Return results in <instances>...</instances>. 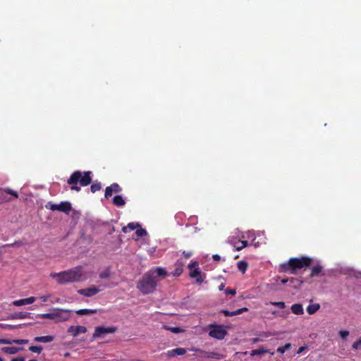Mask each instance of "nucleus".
<instances>
[{
    "label": "nucleus",
    "mask_w": 361,
    "mask_h": 361,
    "mask_svg": "<svg viewBox=\"0 0 361 361\" xmlns=\"http://www.w3.org/2000/svg\"><path fill=\"white\" fill-rule=\"evenodd\" d=\"M312 261L311 257L306 256L293 257L289 259L287 262L281 264L279 270L280 272L295 274L298 270L309 267L312 264Z\"/></svg>",
    "instance_id": "nucleus-3"
},
{
    "label": "nucleus",
    "mask_w": 361,
    "mask_h": 361,
    "mask_svg": "<svg viewBox=\"0 0 361 361\" xmlns=\"http://www.w3.org/2000/svg\"><path fill=\"white\" fill-rule=\"evenodd\" d=\"M352 348L354 350H358L361 348V337L357 341L353 343Z\"/></svg>",
    "instance_id": "nucleus-38"
},
{
    "label": "nucleus",
    "mask_w": 361,
    "mask_h": 361,
    "mask_svg": "<svg viewBox=\"0 0 361 361\" xmlns=\"http://www.w3.org/2000/svg\"><path fill=\"white\" fill-rule=\"evenodd\" d=\"M259 341H260V339H259V338H252V343H257V342H259Z\"/></svg>",
    "instance_id": "nucleus-51"
},
{
    "label": "nucleus",
    "mask_w": 361,
    "mask_h": 361,
    "mask_svg": "<svg viewBox=\"0 0 361 361\" xmlns=\"http://www.w3.org/2000/svg\"><path fill=\"white\" fill-rule=\"evenodd\" d=\"M281 283L286 285V291L290 292L297 290L303 282L297 278H290V279H282Z\"/></svg>",
    "instance_id": "nucleus-8"
},
{
    "label": "nucleus",
    "mask_w": 361,
    "mask_h": 361,
    "mask_svg": "<svg viewBox=\"0 0 361 361\" xmlns=\"http://www.w3.org/2000/svg\"><path fill=\"white\" fill-rule=\"evenodd\" d=\"M163 329L167 330V331H170L171 332L173 333V334H179V333H183L185 331L184 329H181V328H179V327H170V326H168L166 325H164L163 326Z\"/></svg>",
    "instance_id": "nucleus-28"
},
{
    "label": "nucleus",
    "mask_w": 361,
    "mask_h": 361,
    "mask_svg": "<svg viewBox=\"0 0 361 361\" xmlns=\"http://www.w3.org/2000/svg\"><path fill=\"white\" fill-rule=\"evenodd\" d=\"M102 189V185L99 182L94 183L91 187L90 190L92 193L96 192L97 191H99Z\"/></svg>",
    "instance_id": "nucleus-32"
},
{
    "label": "nucleus",
    "mask_w": 361,
    "mask_h": 361,
    "mask_svg": "<svg viewBox=\"0 0 361 361\" xmlns=\"http://www.w3.org/2000/svg\"><path fill=\"white\" fill-rule=\"evenodd\" d=\"M29 361H37V360H30Z\"/></svg>",
    "instance_id": "nucleus-53"
},
{
    "label": "nucleus",
    "mask_w": 361,
    "mask_h": 361,
    "mask_svg": "<svg viewBox=\"0 0 361 361\" xmlns=\"http://www.w3.org/2000/svg\"><path fill=\"white\" fill-rule=\"evenodd\" d=\"M320 308V305L319 304H312V305H310L307 307V312H308L309 314H314Z\"/></svg>",
    "instance_id": "nucleus-27"
},
{
    "label": "nucleus",
    "mask_w": 361,
    "mask_h": 361,
    "mask_svg": "<svg viewBox=\"0 0 361 361\" xmlns=\"http://www.w3.org/2000/svg\"><path fill=\"white\" fill-rule=\"evenodd\" d=\"M116 331V327L115 326H109V327H104V326H97L95 328L94 332L92 335V338L95 339L97 338L102 337V336L108 334H114Z\"/></svg>",
    "instance_id": "nucleus-10"
},
{
    "label": "nucleus",
    "mask_w": 361,
    "mask_h": 361,
    "mask_svg": "<svg viewBox=\"0 0 361 361\" xmlns=\"http://www.w3.org/2000/svg\"><path fill=\"white\" fill-rule=\"evenodd\" d=\"M272 305H276L281 309H283L285 307V303L283 302H272Z\"/></svg>",
    "instance_id": "nucleus-42"
},
{
    "label": "nucleus",
    "mask_w": 361,
    "mask_h": 361,
    "mask_svg": "<svg viewBox=\"0 0 361 361\" xmlns=\"http://www.w3.org/2000/svg\"><path fill=\"white\" fill-rule=\"evenodd\" d=\"M0 361H3V359L2 357H0Z\"/></svg>",
    "instance_id": "nucleus-54"
},
{
    "label": "nucleus",
    "mask_w": 361,
    "mask_h": 361,
    "mask_svg": "<svg viewBox=\"0 0 361 361\" xmlns=\"http://www.w3.org/2000/svg\"><path fill=\"white\" fill-rule=\"evenodd\" d=\"M50 276L61 285L80 282L86 279L82 266H77L59 273H51Z\"/></svg>",
    "instance_id": "nucleus-2"
},
{
    "label": "nucleus",
    "mask_w": 361,
    "mask_h": 361,
    "mask_svg": "<svg viewBox=\"0 0 361 361\" xmlns=\"http://www.w3.org/2000/svg\"><path fill=\"white\" fill-rule=\"evenodd\" d=\"M267 353H270L267 348L264 346L260 347L259 349L253 350L250 353L251 356L259 355Z\"/></svg>",
    "instance_id": "nucleus-25"
},
{
    "label": "nucleus",
    "mask_w": 361,
    "mask_h": 361,
    "mask_svg": "<svg viewBox=\"0 0 361 361\" xmlns=\"http://www.w3.org/2000/svg\"><path fill=\"white\" fill-rule=\"evenodd\" d=\"M6 194L12 195L16 199L18 197V194L16 191L6 188L0 192V204L11 201V199L7 197Z\"/></svg>",
    "instance_id": "nucleus-11"
},
{
    "label": "nucleus",
    "mask_w": 361,
    "mask_h": 361,
    "mask_svg": "<svg viewBox=\"0 0 361 361\" xmlns=\"http://www.w3.org/2000/svg\"><path fill=\"white\" fill-rule=\"evenodd\" d=\"M338 334L343 339H345L349 336V331L347 330L340 331Z\"/></svg>",
    "instance_id": "nucleus-40"
},
{
    "label": "nucleus",
    "mask_w": 361,
    "mask_h": 361,
    "mask_svg": "<svg viewBox=\"0 0 361 361\" xmlns=\"http://www.w3.org/2000/svg\"><path fill=\"white\" fill-rule=\"evenodd\" d=\"M185 353H186V350L185 348H177L169 350L166 353V355L169 357H174V356H176V355H183L185 354Z\"/></svg>",
    "instance_id": "nucleus-16"
},
{
    "label": "nucleus",
    "mask_w": 361,
    "mask_h": 361,
    "mask_svg": "<svg viewBox=\"0 0 361 361\" xmlns=\"http://www.w3.org/2000/svg\"><path fill=\"white\" fill-rule=\"evenodd\" d=\"M183 255H184V257L185 258H189L191 257L192 255V253L190 252H186V251H183Z\"/></svg>",
    "instance_id": "nucleus-50"
},
{
    "label": "nucleus",
    "mask_w": 361,
    "mask_h": 361,
    "mask_svg": "<svg viewBox=\"0 0 361 361\" xmlns=\"http://www.w3.org/2000/svg\"><path fill=\"white\" fill-rule=\"evenodd\" d=\"M109 276V271L108 270H105L100 273L99 276L102 279L107 278Z\"/></svg>",
    "instance_id": "nucleus-41"
},
{
    "label": "nucleus",
    "mask_w": 361,
    "mask_h": 361,
    "mask_svg": "<svg viewBox=\"0 0 361 361\" xmlns=\"http://www.w3.org/2000/svg\"><path fill=\"white\" fill-rule=\"evenodd\" d=\"M43 348L40 345L39 346H37V345H32V346H30L29 348V350L32 352V353H40L41 351L42 350Z\"/></svg>",
    "instance_id": "nucleus-36"
},
{
    "label": "nucleus",
    "mask_w": 361,
    "mask_h": 361,
    "mask_svg": "<svg viewBox=\"0 0 361 361\" xmlns=\"http://www.w3.org/2000/svg\"><path fill=\"white\" fill-rule=\"evenodd\" d=\"M248 264L245 261H240L238 262V269L242 273H245L247 269Z\"/></svg>",
    "instance_id": "nucleus-29"
},
{
    "label": "nucleus",
    "mask_w": 361,
    "mask_h": 361,
    "mask_svg": "<svg viewBox=\"0 0 361 361\" xmlns=\"http://www.w3.org/2000/svg\"><path fill=\"white\" fill-rule=\"evenodd\" d=\"M35 301V297H30L28 298L21 299L19 300H16L13 302V305L16 306H21V305H26L29 304H32Z\"/></svg>",
    "instance_id": "nucleus-17"
},
{
    "label": "nucleus",
    "mask_w": 361,
    "mask_h": 361,
    "mask_svg": "<svg viewBox=\"0 0 361 361\" xmlns=\"http://www.w3.org/2000/svg\"><path fill=\"white\" fill-rule=\"evenodd\" d=\"M12 342H13V343L22 345L28 343L29 341L26 339H14L12 340Z\"/></svg>",
    "instance_id": "nucleus-39"
},
{
    "label": "nucleus",
    "mask_w": 361,
    "mask_h": 361,
    "mask_svg": "<svg viewBox=\"0 0 361 361\" xmlns=\"http://www.w3.org/2000/svg\"><path fill=\"white\" fill-rule=\"evenodd\" d=\"M70 316L69 311L60 310L51 313H47L42 314V317L45 319H49L54 320L56 322H61L68 319Z\"/></svg>",
    "instance_id": "nucleus-5"
},
{
    "label": "nucleus",
    "mask_w": 361,
    "mask_h": 361,
    "mask_svg": "<svg viewBox=\"0 0 361 361\" xmlns=\"http://www.w3.org/2000/svg\"><path fill=\"white\" fill-rule=\"evenodd\" d=\"M324 267L320 264L317 263L311 268L310 276H324Z\"/></svg>",
    "instance_id": "nucleus-14"
},
{
    "label": "nucleus",
    "mask_w": 361,
    "mask_h": 361,
    "mask_svg": "<svg viewBox=\"0 0 361 361\" xmlns=\"http://www.w3.org/2000/svg\"><path fill=\"white\" fill-rule=\"evenodd\" d=\"M97 312L96 309H81L76 311V314L78 315H87Z\"/></svg>",
    "instance_id": "nucleus-26"
},
{
    "label": "nucleus",
    "mask_w": 361,
    "mask_h": 361,
    "mask_svg": "<svg viewBox=\"0 0 361 361\" xmlns=\"http://www.w3.org/2000/svg\"><path fill=\"white\" fill-rule=\"evenodd\" d=\"M113 192H114L110 186L106 187L105 189V193H104L105 198L109 199V197H111L113 195Z\"/></svg>",
    "instance_id": "nucleus-37"
},
{
    "label": "nucleus",
    "mask_w": 361,
    "mask_h": 361,
    "mask_svg": "<svg viewBox=\"0 0 361 361\" xmlns=\"http://www.w3.org/2000/svg\"><path fill=\"white\" fill-rule=\"evenodd\" d=\"M212 258L216 262H219L221 259L220 255H219L217 254L213 255Z\"/></svg>",
    "instance_id": "nucleus-49"
},
{
    "label": "nucleus",
    "mask_w": 361,
    "mask_h": 361,
    "mask_svg": "<svg viewBox=\"0 0 361 361\" xmlns=\"http://www.w3.org/2000/svg\"><path fill=\"white\" fill-rule=\"evenodd\" d=\"M307 348V347L306 345H304V346H301L298 348V351H297V354H300L302 353L305 350H306Z\"/></svg>",
    "instance_id": "nucleus-47"
},
{
    "label": "nucleus",
    "mask_w": 361,
    "mask_h": 361,
    "mask_svg": "<svg viewBox=\"0 0 361 361\" xmlns=\"http://www.w3.org/2000/svg\"><path fill=\"white\" fill-rule=\"evenodd\" d=\"M225 287V283H224L223 281H221L219 285H218V290L219 291H222L224 290V288Z\"/></svg>",
    "instance_id": "nucleus-48"
},
{
    "label": "nucleus",
    "mask_w": 361,
    "mask_h": 361,
    "mask_svg": "<svg viewBox=\"0 0 361 361\" xmlns=\"http://www.w3.org/2000/svg\"><path fill=\"white\" fill-rule=\"evenodd\" d=\"M92 171H74L67 180L68 184L71 185V190H75L77 192L80 191L82 187L89 185L92 183Z\"/></svg>",
    "instance_id": "nucleus-4"
},
{
    "label": "nucleus",
    "mask_w": 361,
    "mask_h": 361,
    "mask_svg": "<svg viewBox=\"0 0 361 361\" xmlns=\"http://www.w3.org/2000/svg\"><path fill=\"white\" fill-rule=\"evenodd\" d=\"M169 273L165 268L156 267L150 269L137 284V288L142 293H152L157 286V277L165 278Z\"/></svg>",
    "instance_id": "nucleus-1"
},
{
    "label": "nucleus",
    "mask_w": 361,
    "mask_h": 361,
    "mask_svg": "<svg viewBox=\"0 0 361 361\" xmlns=\"http://www.w3.org/2000/svg\"><path fill=\"white\" fill-rule=\"evenodd\" d=\"M247 307H243V308H240V309H238L237 310L232 311V312H230L226 310H223L221 311V312L223 313L226 317H233V316L238 315V314H240L244 312H247Z\"/></svg>",
    "instance_id": "nucleus-15"
},
{
    "label": "nucleus",
    "mask_w": 361,
    "mask_h": 361,
    "mask_svg": "<svg viewBox=\"0 0 361 361\" xmlns=\"http://www.w3.org/2000/svg\"><path fill=\"white\" fill-rule=\"evenodd\" d=\"M35 342L50 343L54 341V337L51 336H37L34 338Z\"/></svg>",
    "instance_id": "nucleus-21"
},
{
    "label": "nucleus",
    "mask_w": 361,
    "mask_h": 361,
    "mask_svg": "<svg viewBox=\"0 0 361 361\" xmlns=\"http://www.w3.org/2000/svg\"><path fill=\"white\" fill-rule=\"evenodd\" d=\"M110 187L112 189L113 192H114L116 193H118V192H121V190H122V188H121V186L116 183H112L110 185Z\"/></svg>",
    "instance_id": "nucleus-35"
},
{
    "label": "nucleus",
    "mask_w": 361,
    "mask_h": 361,
    "mask_svg": "<svg viewBox=\"0 0 361 361\" xmlns=\"http://www.w3.org/2000/svg\"><path fill=\"white\" fill-rule=\"evenodd\" d=\"M11 361H25V357L23 356H18L13 358Z\"/></svg>",
    "instance_id": "nucleus-46"
},
{
    "label": "nucleus",
    "mask_w": 361,
    "mask_h": 361,
    "mask_svg": "<svg viewBox=\"0 0 361 361\" xmlns=\"http://www.w3.org/2000/svg\"><path fill=\"white\" fill-rule=\"evenodd\" d=\"M183 266L182 262L177 261L175 264V269L171 272V274L175 277L179 276L183 273Z\"/></svg>",
    "instance_id": "nucleus-18"
},
{
    "label": "nucleus",
    "mask_w": 361,
    "mask_h": 361,
    "mask_svg": "<svg viewBox=\"0 0 361 361\" xmlns=\"http://www.w3.org/2000/svg\"><path fill=\"white\" fill-rule=\"evenodd\" d=\"M64 356H65L66 357H69V356H70V353H65V354H64Z\"/></svg>",
    "instance_id": "nucleus-52"
},
{
    "label": "nucleus",
    "mask_w": 361,
    "mask_h": 361,
    "mask_svg": "<svg viewBox=\"0 0 361 361\" xmlns=\"http://www.w3.org/2000/svg\"><path fill=\"white\" fill-rule=\"evenodd\" d=\"M188 269L190 270L189 276L191 278L195 279L196 282L200 284L204 281V277L200 270L198 262H193L189 264Z\"/></svg>",
    "instance_id": "nucleus-6"
},
{
    "label": "nucleus",
    "mask_w": 361,
    "mask_h": 361,
    "mask_svg": "<svg viewBox=\"0 0 361 361\" xmlns=\"http://www.w3.org/2000/svg\"><path fill=\"white\" fill-rule=\"evenodd\" d=\"M23 348H18V347H4L1 348V350L7 354L9 355H14L19 352L20 350H22Z\"/></svg>",
    "instance_id": "nucleus-19"
},
{
    "label": "nucleus",
    "mask_w": 361,
    "mask_h": 361,
    "mask_svg": "<svg viewBox=\"0 0 361 361\" xmlns=\"http://www.w3.org/2000/svg\"><path fill=\"white\" fill-rule=\"evenodd\" d=\"M113 204L117 207H123L126 202L121 195H116L113 199Z\"/></svg>",
    "instance_id": "nucleus-22"
},
{
    "label": "nucleus",
    "mask_w": 361,
    "mask_h": 361,
    "mask_svg": "<svg viewBox=\"0 0 361 361\" xmlns=\"http://www.w3.org/2000/svg\"><path fill=\"white\" fill-rule=\"evenodd\" d=\"M292 347L291 343H288L285 344L284 346L279 347L276 350L277 353H279L281 354H283L286 352V350H290Z\"/></svg>",
    "instance_id": "nucleus-31"
},
{
    "label": "nucleus",
    "mask_w": 361,
    "mask_h": 361,
    "mask_svg": "<svg viewBox=\"0 0 361 361\" xmlns=\"http://www.w3.org/2000/svg\"><path fill=\"white\" fill-rule=\"evenodd\" d=\"M138 227H140L139 224L131 222V223L128 224V225L126 226H123L122 228V231L123 233H127L128 230L134 231Z\"/></svg>",
    "instance_id": "nucleus-24"
},
{
    "label": "nucleus",
    "mask_w": 361,
    "mask_h": 361,
    "mask_svg": "<svg viewBox=\"0 0 361 361\" xmlns=\"http://www.w3.org/2000/svg\"><path fill=\"white\" fill-rule=\"evenodd\" d=\"M68 332L71 334L73 336L76 337L80 334H85L87 332V328L83 326H71L68 329Z\"/></svg>",
    "instance_id": "nucleus-12"
},
{
    "label": "nucleus",
    "mask_w": 361,
    "mask_h": 361,
    "mask_svg": "<svg viewBox=\"0 0 361 361\" xmlns=\"http://www.w3.org/2000/svg\"><path fill=\"white\" fill-rule=\"evenodd\" d=\"M99 291H101V290H99L97 287L92 286L87 289L79 290H78V293H80V294H82V293H97Z\"/></svg>",
    "instance_id": "nucleus-23"
},
{
    "label": "nucleus",
    "mask_w": 361,
    "mask_h": 361,
    "mask_svg": "<svg viewBox=\"0 0 361 361\" xmlns=\"http://www.w3.org/2000/svg\"><path fill=\"white\" fill-rule=\"evenodd\" d=\"M12 340L8 339H0V344H12Z\"/></svg>",
    "instance_id": "nucleus-43"
},
{
    "label": "nucleus",
    "mask_w": 361,
    "mask_h": 361,
    "mask_svg": "<svg viewBox=\"0 0 361 361\" xmlns=\"http://www.w3.org/2000/svg\"><path fill=\"white\" fill-rule=\"evenodd\" d=\"M147 233L146 230L141 228L140 226V227L136 228V234L139 237H144L147 235Z\"/></svg>",
    "instance_id": "nucleus-34"
},
{
    "label": "nucleus",
    "mask_w": 361,
    "mask_h": 361,
    "mask_svg": "<svg viewBox=\"0 0 361 361\" xmlns=\"http://www.w3.org/2000/svg\"><path fill=\"white\" fill-rule=\"evenodd\" d=\"M248 245V243L247 240H240L238 243V245H236L235 249L236 250L239 251L241 250L243 248L247 247Z\"/></svg>",
    "instance_id": "nucleus-33"
},
{
    "label": "nucleus",
    "mask_w": 361,
    "mask_h": 361,
    "mask_svg": "<svg viewBox=\"0 0 361 361\" xmlns=\"http://www.w3.org/2000/svg\"><path fill=\"white\" fill-rule=\"evenodd\" d=\"M292 312L297 315H300L304 313L303 307L301 304H294L291 307Z\"/></svg>",
    "instance_id": "nucleus-20"
},
{
    "label": "nucleus",
    "mask_w": 361,
    "mask_h": 361,
    "mask_svg": "<svg viewBox=\"0 0 361 361\" xmlns=\"http://www.w3.org/2000/svg\"><path fill=\"white\" fill-rule=\"evenodd\" d=\"M210 327L213 329L209 331V336L216 338L218 340H222L227 335V331L224 328L223 326L221 325H210Z\"/></svg>",
    "instance_id": "nucleus-7"
},
{
    "label": "nucleus",
    "mask_w": 361,
    "mask_h": 361,
    "mask_svg": "<svg viewBox=\"0 0 361 361\" xmlns=\"http://www.w3.org/2000/svg\"><path fill=\"white\" fill-rule=\"evenodd\" d=\"M195 351L201 353L202 357L214 358L216 360H221L224 357L223 355H221L219 353H216V352H206V351L201 350L200 349H197V350H195Z\"/></svg>",
    "instance_id": "nucleus-13"
},
{
    "label": "nucleus",
    "mask_w": 361,
    "mask_h": 361,
    "mask_svg": "<svg viewBox=\"0 0 361 361\" xmlns=\"http://www.w3.org/2000/svg\"><path fill=\"white\" fill-rule=\"evenodd\" d=\"M49 205H46V207L52 211H60L68 214L71 210V204L68 202H63L59 204L49 203Z\"/></svg>",
    "instance_id": "nucleus-9"
},
{
    "label": "nucleus",
    "mask_w": 361,
    "mask_h": 361,
    "mask_svg": "<svg viewBox=\"0 0 361 361\" xmlns=\"http://www.w3.org/2000/svg\"><path fill=\"white\" fill-rule=\"evenodd\" d=\"M28 313L27 312H16L11 316V319H25L27 317Z\"/></svg>",
    "instance_id": "nucleus-30"
},
{
    "label": "nucleus",
    "mask_w": 361,
    "mask_h": 361,
    "mask_svg": "<svg viewBox=\"0 0 361 361\" xmlns=\"http://www.w3.org/2000/svg\"><path fill=\"white\" fill-rule=\"evenodd\" d=\"M23 245V243L20 241H16L13 243L6 245V246L12 247V246H16H16H20V245Z\"/></svg>",
    "instance_id": "nucleus-44"
},
{
    "label": "nucleus",
    "mask_w": 361,
    "mask_h": 361,
    "mask_svg": "<svg viewBox=\"0 0 361 361\" xmlns=\"http://www.w3.org/2000/svg\"><path fill=\"white\" fill-rule=\"evenodd\" d=\"M230 293V294H232V293H235V289L230 288H227L225 290V293Z\"/></svg>",
    "instance_id": "nucleus-45"
}]
</instances>
